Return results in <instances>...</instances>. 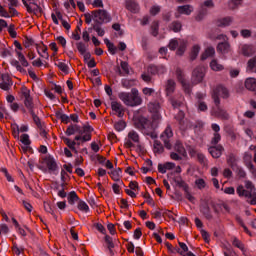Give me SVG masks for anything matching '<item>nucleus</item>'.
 Listing matches in <instances>:
<instances>
[{
	"instance_id": "obj_58",
	"label": "nucleus",
	"mask_w": 256,
	"mask_h": 256,
	"mask_svg": "<svg viewBox=\"0 0 256 256\" xmlns=\"http://www.w3.org/2000/svg\"><path fill=\"white\" fill-rule=\"evenodd\" d=\"M56 117L57 119H60L62 121V123H69V116H67L66 114H63L61 112H56Z\"/></svg>"
},
{
	"instance_id": "obj_62",
	"label": "nucleus",
	"mask_w": 256,
	"mask_h": 256,
	"mask_svg": "<svg viewBox=\"0 0 256 256\" xmlns=\"http://www.w3.org/2000/svg\"><path fill=\"white\" fill-rule=\"evenodd\" d=\"M142 93H143V95H145V97H151V95H153V93H155V89L145 87L142 89Z\"/></svg>"
},
{
	"instance_id": "obj_31",
	"label": "nucleus",
	"mask_w": 256,
	"mask_h": 256,
	"mask_svg": "<svg viewBox=\"0 0 256 256\" xmlns=\"http://www.w3.org/2000/svg\"><path fill=\"white\" fill-rule=\"evenodd\" d=\"M104 241L107 245V249L109 250L110 255H113V249H115V244L113 243V238L109 235L104 237Z\"/></svg>"
},
{
	"instance_id": "obj_30",
	"label": "nucleus",
	"mask_w": 256,
	"mask_h": 256,
	"mask_svg": "<svg viewBox=\"0 0 256 256\" xmlns=\"http://www.w3.org/2000/svg\"><path fill=\"white\" fill-rule=\"evenodd\" d=\"M159 109H161V104L157 101L148 103V111L150 113H159Z\"/></svg>"
},
{
	"instance_id": "obj_44",
	"label": "nucleus",
	"mask_w": 256,
	"mask_h": 256,
	"mask_svg": "<svg viewBox=\"0 0 256 256\" xmlns=\"http://www.w3.org/2000/svg\"><path fill=\"white\" fill-rule=\"evenodd\" d=\"M165 151V148L163 147V144L159 140L154 141V153H158V155H161Z\"/></svg>"
},
{
	"instance_id": "obj_10",
	"label": "nucleus",
	"mask_w": 256,
	"mask_h": 256,
	"mask_svg": "<svg viewBox=\"0 0 256 256\" xmlns=\"http://www.w3.org/2000/svg\"><path fill=\"white\" fill-rule=\"evenodd\" d=\"M127 137V141L124 143V147L126 149H131L135 147L134 143H141V137L139 136V133H137V131L135 130H131L130 132H128Z\"/></svg>"
},
{
	"instance_id": "obj_54",
	"label": "nucleus",
	"mask_w": 256,
	"mask_h": 256,
	"mask_svg": "<svg viewBox=\"0 0 256 256\" xmlns=\"http://www.w3.org/2000/svg\"><path fill=\"white\" fill-rule=\"evenodd\" d=\"M120 67L122 69V73H124V77H126V75H129V63H127L126 61H121Z\"/></svg>"
},
{
	"instance_id": "obj_3",
	"label": "nucleus",
	"mask_w": 256,
	"mask_h": 256,
	"mask_svg": "<svg viewBox=\"0 0 256 256\" xmlns=\"http://www.w3.org/2000/svg\"><path fill=\"white\" fill-rule=\"evenodd\" d=\"M118 97L127 107H139L143 104V98L137 88H132L130 92H121Z\"/></svg>"
},
{
	"instance_id": "obj_32",
	"label": "nucleus",
	"mask_w": 256,
	"mask_h": 256,
	"mask_svg": "<svg viewBox=\"0 0 256 256\" xmlns=\"http://www.w3.org/2000/svg\"><path fill=\"white\" fill-rule=\"evenodd\" d=\"M229 49H231V45L228 42H221L217 45V51L219 53H229Z\"/></svg>"
},
{
	"instance_id": "obj_40",
	"label": "nucleus",
	"mask_w": 256,
	"mask_h": 256,
	"mask_svg": "<svg viewBox=\"0 0 256 256\" xmlns=\"http://www.w3.org/2000/svg\"><path fill=\"white\" fill-rule=\"evenodd\" d=\"M78 200H79V196H77L76 191H72L68 194V203L70 205H75V203H77Z\"/></svg>"
},
{
	"instance_id": "obj_27",
	"label": "nucleus",
	"mask_w": 256,
	"mask_h": 256,
	"mask_svg": "<svg viewBox=\"0 0 256 256\" xmlns=\"http://www.w3.org/2000/svg\"><path fill=\"white\" fill-rule=\"evenodd\" d=\"M182 29H183V24H181V21L179 20L173 21L169 25V30L173 31L174 33H179L181 32Z\"/></svg>"
},
{
	"instance_id": "obj_46",
	"label": "nucleus",
	"mask_w": 256,
	"mask_h": 256,
	"mask_svg": "<svg viewBox=\"0 0 256 256\" xmlns=\"http://www.w3.org/2000/svg\"><path fill=\"white\" fill-rule=\"evenodd\" d=\"M65 145H67V147H69V149H71V151H74L75 153H77V149L75 148V145H77V142L75 141H71V139L69 138H62Z\"/></svg>"
},
{
	"instance_id": "obj_53",
	"label": "nucleus",
	"mask_w": 256,
	"mask_h": 256,
	"mask_svg": "<svg viewBox=\"0 0 256 256\" xmlns=\"http://www.w3.org/2000/svg\"><path fill=\"white\" fill-rule=\"evenodd\" d=\"M232 245L234 247H237V249H240V251H245V245L243 244V242H241V240L234 238L232 241Z\"/></svg>"
},
{
	"instance_id": "obj_45",
	"label": "nucleus",
	"mask_w": 256,
	"mask_h": 256,
	"mask_svg": "<svg viewBox=\"0 0 256 256\" xmlns=\"http://www.w3.org/2000/svg\"><path fill=\"white\" fill-rule=\"evenodd\" d=\"M65 145H67V147H69V149H71V151H74L75 153H77V149L75 148V145H77V142L75 141H71V139L69 138H62Z\"/></svg>"
},
{
	"instance_id": "obj_33",
	"label": "nucleus",
	"mask_w": 256,
	"mask_h": 256,
	"mask_svg": "<svg viewBox=\"0 0 256 256\" xmlns=\"http://www.w3.org/2000/svg\"><path fill=\"white\" fill-rule=\"evenodd\" d=\"M175 119L178 125H180V129H183V127H185V112L180 110L175 116Z\"/></svg>"
},
{
	"instance_id": "obj_36",
	"label": "nucleus",
	"mask_w": 256,
	"mask_h": 256,
	"mask_svg": "<svg viewBox=\"0 0 256 256\" xmlns=\"http://www.w3.org/2000/svg\"><path fill=\"white\" fill-rule=\"evenodd\" d=\"M246 69L250 73H253L255 71V69H256V55L248 60Z\"/></svg>"
},
{
	"instance_id": "obj_50",
	"label": "nucleus",
	"mask_w": 256,
	"mask_h": 256,
	"mask_svg": "<svg viewBox=\"0 0 256 256\" xmlns=\"http://www.w3.org/2000/svg\"><path fill=\"white\" fill-rule=\"evenodd\" d=\"M185 155H181L179 152H171L170 153V159H172V161H183V159H185Z\"/></svg>"
},
{
	"instance_id": "obj_19",
	"label": "nucleus",
	"mask_w": 256,
	"mask_h": 256,
	"mask_svg": "<svg viewBox=\"0 0 256 256\" xmlns=\"http://www.w3.org/2000/svg\"><path fill=\"white\" fill-rule=\"evenodd\" d=\"M28 1H32L29 3H27V0H22V3L24 5V7H26V11L27 13H35V11H37V9H39V4H37V2H35V0H28Z\"/></svg>"
},
{
	"instance_id": "obj_14",
	"label": "nucleus",
	"mask_w": 256,
	"mask_h": 256,
	"mask_svg": "<svg viewBox=\"0 0 256 256\" xmlns=\"http://www.w3.org/2000/svg\"><path fill=\"white\" fill-rule=\"evenodd\" d=\"M193 13V6L187 4L177 7V13H175L176 19H179L181 15H191Z\"/></svg>"
},
{
	"instance_id": "obj_11",
	"label": "nucleus",
	"mask_w": 256,
	"mask_h": 256,
	"mask_svg": "<svg viewBox=\"0 0 256 256\" xmlns=\"http://www.w3.org/2000/svg\"><path fill=\"white\" fill-rule=\"evenodd\" d=\"M161 141L164 143L166 149H172L173 145L171 144V139H173V129L171 126H167L164 132L160 136Z\"/></svg>"
},
{
	"instance_id": "obj_20",
	"label": "nucleus",
	"mask_w": 256,
	"mask_h": 256,
	"mask_svg": "<svg viewBox=\"0 0 256 256\" xmlns=\"http://www.w3.org/2000/svg\"><path fill=\"white\" fill-rule=\"evenodd\" d=\"M125 8L130 13H139V4L135 2V0H126L125 1Z\"/></svg>"
},
{
	"instance_id": "obj_43",
	"label": "nucleus",
	"mask_w": 256,
	"mask_h": 256,
	"mask_svg": "<svg viewBox=\"0 0 256 256\" xmlns=\"http://www.w3.org/2000/svg\"><path fill=\"white\" fill-rule=\"evenodd\" d=\"M151 35L157 37L159 35V21L155 20L151 24Z\"/></svg>"
},
{
	"instance_id": "obj_9",
	"label": "nucleus",
	"mask_w": 256,
	"mask_h": 256,
	"mask_svg": "<svg viewBox=\"0 0 256 256\" xmlns=\"http://www.w3.org/2000/svg\"><path fill=\"white\" fill-rule=\"evenodd\" d=\"M205 79V67L197 66L192 72L191 83L192 85H199Z\"/></svg>"
},
{
	"instance_id": "obj_7",
	"label": "nucleus",
	"mask_w": 256,
	"mask_h": 256,
	"mask_svg": "<svg viewBox=\"0 0 256 256\" xmlns=\"http://www.w3.org/2000/svg\"><path fill=\"white\" fill-rule=\"evenodd\" d=\"M219 96L222 97V99H229V90L221 84L217 85L212 93V99L216 107L221 105V98H219Z\"/></svg>"
},
{
	"instance_id": "obj_47",
	"label": "nucleus",
	"mask_w": 256,
	"mask_h": 256,
	"mask_svg": "<svg viewBox=\"0 0 256 256\" xmlns=\"http://www.w3.org/2000/svg\"><path fill=\"white\" fill-rule=\"evenodd\" d=\"M110 177L113 179V181H120L121 179V168H118L116 170H112L110 172Z\"/></svg>"
},
{
	"instance_id": "obj_37",
	"label": "nucleus",
	"mask_w": 256,
	"mask_h": 256,
	"mask_svg": "<svg viewBox=\"0 0 256 256\" xmlns=\"http://www.w3.org/2000/svg\"><path fill=\"white\" fill-rule=\"evenodd\" d=\"M237 158L235 157V154L231 153L227 157V163L231 169L235 171V167H237Z\"/></svg>"
},
{
	"instance_id": "obj_41",
	"label": "nucleus",
	"mask_w": 256,
	"mask_h": 256,
	"mask_svg": "<svg viewBox=\"0 0 256 256\" xmlns=\"http://www.w3.org/2000/svg\"><path fill=\"white\" fill-rule=\"evenodd\" d=\"M102 24L94 23L92 24V29L96 31L98 37H103L105 35V30L101 28Z\"/></svg>"
},
{
	"instance_id": "obj_26",
	"label": "nucleus",
	"mask_w": 256,
	"mask_h": 256,
	"mask_svg": "<svg viewBox=\"0 0 256 256\" xmlns=\"http://www.w3.org/2000/svg\"><path fill=\"white\" fill-rule=\"evenodd\" d=\"M244 85L248 91H256V79L255 78H247L244 82Z\"/></svg>"
},
{
	"instance_id": "obj_21",
	"label": "nucleus",
	"mask_w": 256,
	"mask_h": 256,
	"mask_svg": "<svg viewBox=\"0 0 256 256\" xmlns=\"http://www.w3.org/2000/svg\"><path fill=\"white\" fill-rule=\"evenodd\" d=\"M177 87V83H175V80L173 79H168L166 81V85H165V91H166V95H173V93H175V89Z\"/></svg>"
},
{
	"instance_id": "obj_4",
	"label": "nucleus",
	"mask_w": 256,
	"mask_h": 256,
	"mask_svg": "<svg viewBox=\"0 0 256 256\" xmlns=\"http://www.w3.org/2000/svg\"><path fill=\"white\" fill-rule=\"evenodd\" d=\"M255 185H253V182L246 180L245 181V187L243 185H239L236 189L237 195L239 197H246V199H251L248 201L250 205H256V192H255Z\"/></svg>"
},
{
	"instance_id": "obj_15",
	"label": "nucleus",
	"mask_w": 256,
	"mask_h": 256,
	"mask_svg": "<svg viewBox=\"0 0 256 256\" xmlns=\"http://www.w3.org/2000/svg\"><path fill=\"white\" fill-rule=\"evenodd\" d=\"M1 81L2 82L0 83V89H2L3 91H9V89H11V86L13 85L9 74H1Z\"/></svg>"
},
{
	"instance_id": "obj_1",
	"label": "nucleus",
	"mask_w": 256,
	"mask_h": 256,
	"mask_svg": "<svg viewBox=\"0 0 256 256\" xmlns=\"http://www.w3.org/2000/svg\"><path fill=\"white\" fill-rule=\"evenodd\" d=\"M134 127L141 131L144 135L151 137V139H157V132L154 130V126L149 118L138 115L133 118Z\"/></svg>"
},
{
	"instance_id": "obj_51",
	"label": "nucleus",
	"mask_w": 256,
	"mask_h": 256,
	"mask_svg": "<svg viewBox=\"0 0 256 256\" xmlns=\"http://www.w3.org/2000/svg\"><path fill=\"white\" fill-rule=\"evenodd\" d=\"M12 252L14 253V255H21V253H25V248L23 247H19L17 245V243H13V246H12Z\"/></svg>"
},
{
	"instance_id": "obj_12",
	"label": "nucleus",
	"mask_w": 256,
	"mask_h": 256,
	"mask_svg": "<svg viewBox=\"0 0 256 256\" xmlns=\"http://www.w3.org/2000/svg\"><path fill=\"white\" fill-rule=\"evenodd\" d=\"M147 73L148 75H165V73H167V67L163 64H150L147 67Z\"/></svg>"
},
{
	"instance_id": "obj_52",
	"label": "nucleus",
	"mask_w": 256,
	"mask_h": 256,
	"mask_svg": "<svg viewBox=\"0 0 256 256\" xmlns=\"http://www.w3.org/2000/svg\"><path fill=\"white\" fill-rule=\"evenodd\" d=\"M23 45L26 49H29V47H32V45H35V40L29 36L24 37Z\"/></svg>"
},
{
	"instance_id": "obj_6",
	"label": "nucleus",
	"mask_w": 256,
	"mask_h": 256,
	"mask_svg": "<svg viewBox=\"0 0 256 256\" xmlns=\"http://www.w3.org/2000/svg\"><path fill=\"white\" fill-rule=\"evenodd\" d=\"M91 131H93V129L89 125H85L81 129V126L77 124H71L66 130V135H68V137H71V135H75V133L83 135L82 141L85 143L87 141H91Z\"/></svg>"
},
{
	"instance_id": "obj_39",
	"label": "nucleus",
	"mask_w": 256,
	"mask_h": 256,
	"mask_svg": "<svg viewBox=\"0 0 256 256\" xmlns=\"http://www.w3.org/2000/svg\"><path fill=\"white\" fill-rule=\"evenodd\" d=\"M104 43L108 47V51L111 55H115V53H117V47H115V44L109 41V39H104Z\"/></svg>"
},
{
	"instance_id": "obj_5",
	"label": "nucleus",
	"mask_w": 256,
	"mask_h": 256,
	"mask_svg": "<svg viewBox=\"0 0 256 256\" xmlns=\"http://www.w3.org/2000/svg\"><path fill=\"white\" fill-rule=\"evenodd\" d=\"M21 95L24 97V105L27 107L29 113L31 114L33 121L37 127H41L43 124H41V119L39 116L35 114V111H33V98L31 97V90H29L27 87L22 86L21 87Z\"/></svg>"
},
{
	"instance_id": "obj_24",
	"label": "nucleus",
	"mask_w": 256,
	"mask_h": 256,
	"mask_svg": "<svg viewBox=\"0 0 256 256\" xmlns=\"http://www.w3.org/2000/svg\"><path fill=\"white\" fill-rule=\"evenodd\" d=\"M233 23L232 17H224L216 21L217 27H229Z\"/></svg>"
},
{
	"instance_id": "obj_25",
	"label": "nucleus",
	"mask_w": 256,
	"mask_h": 256,
	"mask_svg": "<svg viewBox=\"0 0 256 256\" xmlns=\"http://www.w3.org/2000/svg\"><path fill=\"white\" fill-rule=\"evenodd\" d=\"M174 152L187 157V150L185 149V146H183V143H181V141H176L174 145Z\"/></svg>"
},
{
	"instance_id": "obj_22",
	"label": "nucleus",
	"mask_w": 256,
	"mask_h": 256,
	"mask_svg": "<svg viewBox=\"0 0 256 256\" xmlns=\"http://www.w3.org/2000/svg\"><path fill=\"white\" fill-rule=\"evenodd\" d=\"M35 45L40 57H43L44 59H49V52H47L48 51L47 45L43 44V42Z\"/></svg>"
},
{
	"instance_id": "obj_2",
	"label": "nucleus",
	"mask_w": 256,
	"mask_h": 256,
	"mask_svg": "<svg viewBox=\"0 0 256 256\" xmlns=\"http://www.w3.org/2000/svg\"><path fill=\"white\" fill-rule=\"evenodd\" d=\"M212 131H214L213 137L211 139V145L208 148V151L210 155L213 157V159H219L221 155H223V151H225V148L223 145H218L221 141V134L219 133L221 131V127H219L218 124H212L211 125Z\"/></svg>"
},
{
	"instance_id": "obj_63",
	"label": "nucleus",
	"mask_w": 256,
	"mask_h": 256,
	"mask_svg": "<svg viewBox=\"0 0 256 256\" xmlns=\"http://www.w3.org/2000/svg\"><path fill=\"white\" fill-rule=\"evenodd\" d=\"M197 107H198V111H207L208 107H207V103H205V101H197Z\"/></svg>"
},
{
	"instance_id": "obj_8",
	"label": "nucleus",
	"mask_w": 256,
	"mask_h": 256,
	"mask_svg": "<svg viewBox=\"0 0 256 256\" xmlns=\"http://www.w3.org/2000/svg\"><path fill=\"white\" fill-rule=\"evenodd\" d=\"M92 19L94 23L102 24L103 23H109L111 21V16H109V13H107V10H94L92 11Z\"/></svg>"
},
{
	"instance_id": "obj_35",
	"label": "nucleus",
	"mask_w": 256,
	"mask_h": 256,
	"mask_svg": "<svg viewBox=\"0 0 256 256\" xmlns=\"http://www.w3.org/2000/svg\"><path fill=\"white\" fill-rule=\"evenodd\" d=\"M186 49H187V41L179 40L176 55H180V56L183 55V53H185Z\"/></svg>"
},
{
	"instance_id": "obj_42",
	"label": "nucleus",
	"mask_w": 256,
	"mask_h": 256,
	"mask_svg": "<svg viewBox=\"0 0 256 256\" xmlns=\"http://www.w3.org/2000/svg\"><path fill=\"white\" fill-rule=\"evenodd\" d=\"M199 51H201V47L199 45H194L190 53L191 61H195V59H197Z\"/></svg>"
},
{
	"instance_id": "obj_55",
	"label": "nucleus",
	"mask_w": 256,
	"mask_h": 256,
	"mask_svg": "<svg viewBox=\"0 0 256 256\" xmlns=\"http://www.w3.org/2000/svg\"><path fill=\"white\" fill-rule=\"evenodd\" d=\"M186 95H191L192 87L191 84L187 83L186 80L180 82Z\"/></svg>"
},
{
	"instance_id": "obj_59",
	"label": "nucleus",
	"mask_w": 256,
	"mask_h": 256,
	"mask_svg": "<svg viewBox=\"0 0 256 256\" xmlns=\"http://www.w3.org/2000/svg\"><path fill=\"white\" fill-rule=\"evenodd\" d=\"M11 131H12V135L15 139H19V125L17 124H12L11 125Z\"/></svg>"
},
{
	"instance_id": "obj_49",
	"label": "nucleus",
	"mask_w": 256,
	"mask_h": 256,
	"mask_svg": "<svg viewBox=\"0 0 256 256\" xmlns=\"http://www.w3.org/2000/svg\"><path fill=\"white\" fill-rule=\"evenodd\" d=\"M122 87H124L125 89H131V87H135V79H123Z\"/></svg>"
},
{
	"instance_id": "obj_23",
	"label": "nucleus",
	"mask_w": 256,
	"mask_h": 256,
	"mask_svg": "<svg viewBox=\"0 0 256 256\" xmlns=\"http://www.w3.org/2000/svg\"><path fill=\"white\" fill-rule=\"evenodd\" d=\"M241 53L244 57H251V55H255V47H253V45L244 44L241 47Z\"/></svg>"
},
{
	"instance_id": "obj_61",
	"label": "nucleus",
	"mask_w": 256,
	"mask_h": 256,
	"mask_svg": "<svg viewBox=\"0 0 256 256\" xmlns=\"http://www.w3.org/2000/svg\"><path fill=\"white\" fill-rule=\"evenodd\" d=\"M78 209L80 211H83L84 213H89V205H87V203L80 201L78 203Z\"/></svg>"
},
{
	"instance_id": "obj_28",
	"label": "nucleus",
	"mask_w": 256,
	"mask_h": 256,
	"mask_svg": "<svg viewBox=\"0 0 256 256\" xmlns=\"http://www.w3.org/2000/svg\"><path fill=\"white\" fill-rule=\"evenodd\" d=\"M201 213L208 219V221H211L213 219V214L211 213V208H209V205L204 204L201 206Z\"/></svg>"
},
{
	"instance_id": "obj_16",
	"label": "nucleus",
	"mask_w": 256,
	"mask_h": 256,
	"mask_svg": "<svg viewBox=\"0 0 256 256\" xmlns=\"http://www.w3.org/2000/svg\"><path fill=\"white\" fill-rule=\"evenodd\" d=\"M212 115H214V117H216L217 119H222V121H228L229 119V113L221 109V105L216 106V109H213Z\"/></svg>"
},
{
	"instance_id": "obj_18",
	"label": "nucleus",
	"mask_w": 256,
	"mask_h": 256,
	"mask_svg": "<svg viewBox=\"0 0 256 256\" xmlns=\"http://www.w3.org/2000/svg\"><path fill=\"white\" fill-rule=\"evenodd\" d=\"M43 163H45L48 171H55L57 169V162L54 157L46 156L43 158Z\"/></svg>"
},
{
	"instance_id": "obj_34",
	"label": "nucleus",
	"mask_w": 256,
	"mask_h": 256,
	"mask_svg": "<svg viewBox=\"0 0 256 256\" xmlns=\"http://www.w3.org/2000/svg\"><path fill=\"white\" fill-rule=\"evenodd\" d=\"M210 67H211L212 71H223L225 69L223 64L219 63V61L217 59H213L210 62Z\"/></svg>"
},
{
	"instance_id": "obj_60",
	"label": "nucleus",
	"mask_w": 256,
	"mask_h": 256,
	"mask_svg": "<svg viewBox=\"0 0 256 256\" xmlns=\"http://www.w3.org/2000/svg\"><path fill=\"white\" fill-rule=\"evenodd\" d=\"M176 77L179 83H183V81H185V75L183 74V70H181V68L176 69Z\"/></svg>"
},
{
	"instance_id": "obj_48",
	"label": "nucleus",
	"mask_w": 256,
	"mask_h": 256,
	"mask_svg": "<svg viewBox=\"0 0 256 256\" xmlns=\"http://www.w3.org/2000/svg\"><path fill=\"white\" fill-rule=\"evenodd\" d=\"M16 53L22 67H29V62L27 61V58H25V55H23L21 51H17Z\"/></svg>"
},
{
	"instance_id": "obj_64",
	"label": "nucleus",
	"mask_w": 256,
	"mask_h": 256,
	"mask_svg": "<svg viewBox=\"0 0 256 256\" xmlns=\"http://www.w3.org/2000/svg\"><path fill=\"white\" fill-rule=\"evenodd\" d=\"M205 15H207V9L201 7L200 12L196 16V21H202V19H203V17H205Z\"/></svg>"
},
{
	"instance_id": "obj_38",
	"label": "nucleus",
	"mask_w": 256,
	"mask_h": 256,
	"mask_svg": "<svg viewBox=\"0 0 256 256\" xmlns=\"http://www.w3.org/2000/svg\"><path fill=\"white\" fill-rule=\"evenodd\" d=\"M215 55V48L208 47L205 52L201 55L202 61H205V59H208V57H213Z\"/></svg>"
},
{
	"instance_id": "obj_17",
	"label": "nucleus",
	"mask_w": 256,
	"mask_h": 256,
	"mask_svg": "<svg viewBox=\"0 0 256 256\" xmlns=\"http://www.w3.org/2000/svg\"><path fill=\"white\" fill-rule=\"evenodd\" d=\"M111 109L118 115V117H123V115H125V107H123L121 102L112 101Z\"/></svg>"
},
{
	"instance_id": "obj_56",
	"label": "nucleus",
	"mask_w": 256,
	"mask_h": 256,
	"mask_svg": "<svg viewBox=\"0 0 256 256\" xmlns=\"http://www.w3.org/2000/svg\"><path fill=\"white\" fill-rule=\"evenodd\" d=\"M56 66L58 69H60V71H62V73H65V75L69 73V66H67L65 62H58Z\"/></svg>"
},
{
	"instance_id": "obj_57",
	"label": "nucleus",
	"mask_w": 256,
	"mask_h": 256,
	"mask_svg": "<svg viewBox=\"0 0 256 256\" xmlns=\"http://www.w3.org/2000/svg\"><path fill=\"white\" fill-rule=\"evenodd\" d=\"M178 46H179V40L171 39L168 44V49H170V51H175V49H177Z\"/></svg>"
},
{
	"instance_id": "obj_13",
	"label": "nucleus",
	"mask_w": 256,
	"mask_h": 256,
	"mask_svg": "<svg viewBox=\"0 0 256 256\" xmlns=\"http://www.w3.org/2000/svg\"><path fill=\"white\" fill-rule=\"evenodd\" d=\"M170 103L174 109H179V107L185 105V97L183 94H175L170 98Z\"/></svg>"
},
{
	"instance_id": "obj_29",
	"label": "nucleus",
	"mask_w": 256,
	"mask_h": 256,
	"mask_svg": "<svg viewBox=\"0 0 256 256\" xmlns=\"http://www.w3.org/2000/svg\"><path fill=\"white\" fill-rule=\"evenodd\" d=\"M151 119V124L153 125L155 131V129L159 127V124L161 123V114L159 112L152 113Z\"/></svg>"
}]
</instances>
